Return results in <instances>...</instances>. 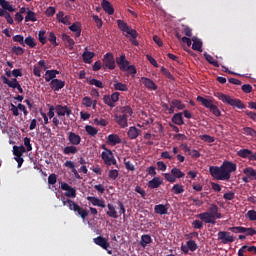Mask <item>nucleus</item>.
Returning a JSON list of instances; mask_svg holds the SVG:
<instances>
[{"label":"nucleus","instance_id":"62","mask_svg":"<svg viewBox=\"0 0 256 256\" xmlns=\"http://www.w3.org/2000/svg\"><path fill=\"white\" fill-rule=\"evenodd\" d=\"M246 217H248L249 221H256V211L249 210L246 214Z\"/></svg>","mask_w":256,"mask_h":256},{"label":"nucleus","instance_id":"11","mask_svg":"<svg viewBox=\"0 0 256 256\" xmlns=\"http://www.w3.org/2000/svg\"><path fill=\"white\" fill-rule=\"evenodd\" d=\"M237 155L242 159H248L249 161H256V153L249 149H240L237 152Z\"/></svg>","mask_w":256,"mask_h":256},{"label":"nucleus","instance_id":"24","mask_svg":"<svg viewBox=\"0 0 256 256\" xmlns=\"http://www.w3.org/2000/svg\"><path fill=\"white\" fill-rule=\"evenodd\" d=\"M127 135L130 139H137V137H139V135H141V130H139L137 127L135 126H131L127 132Z\"/></svg>","mask_w":256,"mask_h":256},{"label":"nucleus","instance_id":"48","mask_svg":"<svg viewBox=\"0 0 256 256\" xmlns=\"http://www.w3.org/2000/svg\"><path fill=\"white\" fill-rule=\"evenodd\" d=\"M186 245L188 246L189 251L195 252L199 248L197 245V242L195 240H189L186 242Z\"/></svg>","mask_w":256,"mask_h":256},{"label":"nucleus","instance_id":"43","mask_svg":"<svg viewBox=\"0 0 256 256\" xmlns=\"http://www.w3.org/2000/svg\"><path fill=\"white\" fill-rule=\"evenodd\" d=\"M204 57L210 65H213V67H219V61L215 60L211 54H207V52H205Z\"/></svg>","mask_w":256,"mask_h":256},{"label":"nucleus","instance_id":"25","mask_svg":"<svg viewBox=\"0 0 256 256\" xmlns=\"http://www.w3.org/2000/svg\"><path fill=\"white\" fill-rule=\"evenodd\" d=\"M154 211L157 215H167V213H169V208L164 204H158L154 206Z\"/></svg>","mask_w":256,"mask_h":256},{"label":"nucleus","instance_id":"40","mask_svg":"<svg viewBox=\"0 0 256 256\" xmlns=\"http://www.w3.org/2000/svg\"><path fill=\"white\" fill-rule=\"evenodd\" d=\"M93 57H95V53L94 52L85 51L82 54V58H83L84 63H88V64L92 63Z\"/></svg>","mask_w":256,"mask_h":256},{"label":"nucleus","instance_id":"18","mask_svg":"<svg viewBox=\"0 0 256 256\" xmlns=\"http://www.w3.org/2000/svg\"><path fill=\"white\" fill-rule=\"evenodd\" d=\"M62 41L65 43V46L68 47L70 51H73V47H75V41L71 36L67 34H62Z\"/></svg>","mask_w":256,"mask_h":256},{"label":"nucleus","instance_id":"4","mask_svg":"<svg viewBox=\"0 0 256 256\" xmlns=\"http://www.w3.org/2000/svg\"><path fill=\"white\" fill-rule=\"evenodd\" d=\"M216 97L223 103H226L227 105H231V107H237V109H245V104L237 98H232L229 95H225L221 92H218Z\"/></svg>","mask_w":256,"mask_h":256},{"label":"nucleus","instance_id":"63","mask_svg":"<svg viewBox=\"0 0 256 256\" xmlns=\"http://www.w3.org/2000/svg\"><path fill=\"white\" fill-rule=\"evenodd\" d=\"M244 233H246V235L249 237H253V235H256V230L253 227H250V228L244 227Z\"/></svg>","mask_w":256,"mask_h":256},{"label":"nucleus","instance_id":"51","mask_svg":"<svg viewBox=\"0 0 256 256\" xmlns=\"http://www.w3.org/2000/svg\"><path fill=\"white\" fill-rule=\"evenodd\" d=\"M13 41L15 43H20V45H22V47H25V38L23 37V35H15L13 36Z\"/></svg>","mask_w":256,"mask_h":256},{"label":"nucleus","instance_id":"37","mask_svg":"<svg viewBox=\"0 0 256 256\" xmlns=\"http://www.w3.org/2000/svg\"><path fill=\"white\" fill-rule=\"evenodd\" d=\"M170 107H174V109H178V111H183L185 104H183L181 100L174 99L171 101Z\"/></svg>","mask_w":256,"mask_h":256},{"label":"nucleus","instance_id":"58","mask_svg":"<svg viewBox=\"0 0 256 256\" xmlns=\"http://www.w3.org/2000/svg\"><path fill=\"white\" fill-rule=\"evenodd\" d=\"M82 105L84 107H91V105H93V99H91V97L85 96L82 99Z\"/></svg>","mask_w":256,"mask_h":256},{"label":"nucleus","instance_id":"57","mask_svg":"<svg viewBox=\"0 0 256 256\" xmlns=\"http://www.w3.org/2000/svg\"><path fill=\"white\" fill-rule=\"evenodd\" d=\"M103 103H105V105H108V107H111V108L115 107V104H113V101L111 100L110 95H104Z\"/></svg>","mask_w":256,"mask_h":256},{"label":"nucleus","instance_id":"41","mask_svg":"<svg viewBox=\"0 0 256 256\" xmlns=\"http://www.w3.org/2000/svg\"><path fill=\"white\" fill-rule=\"evenodd\" d=\"M24 45L30 47V49H35L37 47V43L35 42V38L32 36H27L24 40Z\"/></svg>","mask_w":256,"mask_h":256},{"label":"nucleus","instance_id":"52","mask_svg":"<svg viewBox=\"0 0 256 256\" xmlns=\"http://www.w3.org/2000/svg\"><path fill=\"white\" fill-rule=\"evenodd\" d=\"M89 85H94L95 87H98V89H103V82L100 80H97L95 78H92L88 81Z\"/></svg>","mask_w":256,"mask_h":256},{"label":"nucleus","instance_id":"34","mask_svg":"<svg viewBox=\"0 0 256 256\" xmlns=\"http://www.w3.org/2000/svg\"><path fill=\"white\" fill-rule=\"evenodd\" d=\"M23 153H26L25 146H13V155H15V157H23Z\"/></svg>","mask_w":256,"mask_h":256},{"label":"nucleus","instance_id":"27","mask_svg":"<svg viewBox=\"0 0 256 256\" xmlns=\"http://www.w3.org/2000/svg\"><path fill=\"white\" fill-rule=\"evenodd\" d=\"M197 101L203 105V107H206V109H210L211 106L214 105L213 100L204 98L202 96L197 97Z\"/></svg>","mask_w":256,"mask_h":256},{"label":"nucleus","instance_id":"61","mask_svg":"<svg viewBox=\"0 0 256 256\" xmlns=\"http://www.w3.org/2000/svg\"><path fill=\"white\" fill-rule=\"evenodd\" d=\"M12 52L15 55H23V53H25V50L23 48H21V46H14V47H12Z\"/></svg>","mask_w":256,"mask_h":256},{"label":"nucleus","instance_id":"54","mask_svg":"<svg viewBox=\"0 0 256 256\" xmlns=\"http://www.w3.org/2000/svg\"><path fill=\"white\" fill-rule=\"evenodd\" d=\"M108 177L109 179H112L113 181H115L117 177H119V170L117 169L109 170Z\"/></svg>","mask_w":256,"mask_h":256},{"label":"nucleus","instance_id":"59","mask_svg":"<svg viewBox=\"0 0 256 256\" xmlns=\"http://www.w3.org/2000/svg\"><path fill=\"white\" fill-rule=\"evenodd\" d=\"M24 146L26 147V151H33V146L31 145V138L25 137L24 138Z\"/></svg>","mask_w":256,"mask_h":256},{"label":"nucleus","instance_id":"15","mask_svg":"<svg viewBox=\"0 0 256 256\" xmlns=\"http://www.w3.org/2000/svg\"><path fill=\"white\" fill-rule=\"evenodd\" d=\"M50 88L52 91H61L65 87V81L59 79H53L50 81Z\"/></svg>","mask_w":256,"mask_h":256},{"label":"nucleus","instance_id":"1","mask_svg":"<svg viewBox=\"0 0 256 256\" xmlns=\"http://www.w3.org/2000/svg\"><path fill=\"white\" fill-rule=\"evenodd\" d=\"M234 171H237V164L230 161H224L221 166L209 167V173L216 181H229Z\"/></svg>","mask_w":256,"mask_h":256},{"label":"nucleus","instance_id":"45","mask_svg":"<svg viewBox=\"0 0 256 256\" xmlns=\"http://www.w3.org/2000/svg\"><path fill=\"white\" fill-rule=\"evenodd\" d=\"M171 191H173L175 195H181V193H185V188L181 184H175Z\"/></svg>","mask_w":256,"mask_h":256},{"label":"nucleus","instance_id":"22","mask_svg":"<svg viewBox=\"0 0 256 256\" xmlns=\"http://www.w3.org/2000/svg\"><path fill=\"white\" fill-rule=\"evenodd\" d=\"M192 41L193 51H199V53H203V41H201V39H198L197 37H193Z\"/></svg>","mask_w":256,"mask_h":256},{"label":"nucleus","instance_id":"31","mask_svg":"<svg viewBox=\"0 0 256 256\" xmlns=\"http://www.w3.org/2000/svg\"><path fill=\"white\" fill-rule=\"evenodd\" d=\"M0 6L4 11H9V13H15V8H13V5L9 3L7 0H0Z\"/></svg>","mask_w":256,"mask_h":256},{"label":"nucleus","instance_id":"29","mask_svg":"<svg viewBox=\"0 0 256 256\" xmlns=\"http://www.w3.org/2000/svg\"><path fill=\"white\" fill-rule=\"evenodd\" d=\"M107 207L108 211L106 212V215H108V217H111L112 219H118L119 215H117V210L115 209L113 204L109 203L107 204Z\"/></svg>","mask_w":256,"mask_h":256},{"label":"nucleus","instance_id":"30","mask_svg":"<svg viewBox=\"0 0 256 256\" xmlns=\"http://www.w3.org/2000/svg\"><path fill=\"white\" fill-rule=\"evenodd\" d=\"M63 153L64 155H76V153H79V149H77V146L71 144L63 149Z\"/></svg>","mask_w":256,"mask_h":256},{"label":"nucleus","instance_id":"42","mask_svg":"<svg viewBox=\"0 0 256 256\" xmlns=\"http://www.w3.org/2000/svg\"><path fill=\"white\" fill-rule=\"evenodd\" d=\"M115 91H129V86L123 82H116L113 84Z\"/></svg>","mask_w":256,"mask_h":256},{"label":"nucleus","instance_id":"32","mask_svg":"<svg viewBox=\"0 0 256 256\" xmlns=\"http://www.w3.org/2000/svg\"><path fill=\"white\" fill-rule=\"evenodd\" d=\"M244 175H246L247 177L250 178L251 181H256V170L251 168V167H247L243 170Z\"/></svg>","mask_w":256,"mask_h":256},{"label":"nucleus","instance_id":"26","mask_svg":"<svg viewBox=\"0 0 256 256\" xmlns=\"http://www.w3.org/2000/svg\"><path fill=\"white\" fill-rule=\"evenodd\" d=\"M151 243H153V238H151V235L144 234L141 236V240H140L141 247L145 248L148 245H151Z\"/></svg>","mask_w":256,"mask_h":256},{"label":"nucleus","instance_id":"39","mask_svg":"<svg viewBox=\"0 0 256 256\" xmlns=\"http://www.w3.org/2000/svg\"><path fill=\"white\" fill-rule=\"evenodd\" d=\"M171 173L173 174L175 181H177V179H183V177H185V173H183V171H181V169L177 167L172 168Z\"/></svg>","mask_w":256,"mask_h":256},{"label":"nucleus","instance_id":"53","mask_svg":"<svg viewBox=\"0 0 256 256\" xmlns=\"http://www.w3.org/2000/svg\"><path fill=\"white\" fill-rule=\"evenodd\" d=\"M45 30H40L38 33V40L42 45H45L47 43V37H45Z\"/></svg>","mask_w":256,"mask_h":256},{"label":"nucleus","instance_id":"36","mask_svg":"<svg viewBox=\"0 0 256 256\" xmlns=\"http://www.w3.org/2000/svg\"><path fill=\"white\" fill-rule=\"evenodd\" d=\"M70 31L72 33H75V37H81V25L79 23L75 22L69 27Z\"/></svg>","mask_w":256,"mask_h":256},{"label":"nucleus","instance_id":"7","mask_svg":"<svg viewBox=\"0 0 256 256\" xmlns=\"http://www.w3.org/2000/svg\"><path fill=\"white\" fill-rule=\"evenodd\" d=\"M218 241L222 243V245H229V243H233L235 238L228 231H219L217 234Z\"/></svg>","mask_w":256,"mask_h":256},{"label":"nucleus","instance_id":"10","mask_svg":"<svg viewBox=\"0 0 256 256\" xmlns=\"http://www.w3.org/2000/svg\"><path fill=\"white\" fill-rule=\"evenodd\" d=\"M60 189H62V191H66L65 196L69 197L70 199H75V197H77V190L68 185L67 182H62Z\"/></svg>","mask_w":256,"mask_h":256},{"label":"nucleus","instance_id":"21","mask_svg":"<svg viewBox=\"0 0 256 256\" xmlns=\"http://www.w3.org/2000/svg\"><path fill=\"white\" fill-rule=\"evenodd\" d=\"M142 83L150 91H157V84H155V82H153V80H151L147 77H142Z\"/></svg>","mask_w":256,"mask_h":256},{"label":"nucleus","instance_id":"16","mask_svg":"<svg viewBox=\"0 0 256 256\" xmlns=\"http://www.w3.org/2000/svg\"><path fill=\"white\" fill-rule=\"evenodd\" d=\"M68 141L70 145H74V146L81 145V137L75 132L68 133Z\"/></svg>","mask_w":256,"mask_h":256},{"label":"nucleus","instance_id":"12","mask_svg":"<svg viewBox=\"0 0 256 256\" xmlns=\"http://www.w3.org/2000/svg\"><path fill=\"white\" fill-rule=\"evenodd\" d=\"M93 243H95V245H98V247H101L105 251H107L109 249V247H111L109 240H107V238H105L103 236H98V237L94 238Z\"/></svg>","mask_w":256,"mask_h":256},{"label":"nucleus","instance_id":"17","mask_svg":"<svg viewBox=\"0 0 256 256\" xmlns=\"http://www.w3.org/2000/svg\"><path fill=\"white\" fill-rule=\"evenodd\" d=\"M87 201L92 203V205L94 207H101L102 209H105V207H106L104 200H101V199H99L97 197H94V196H88Z\"/></svg>","mask_w":256,"mask_h":256},{"label":"nucleus","instance_id":"5","mask_svg":"<svg viewBox=\"0 0 256 256\" xmlns=\"http://www.w3.org/2000/svg\"><path fill=\"white\" fill-rule=\"evenodd\" d=\"M68 203L70 211H74V213H77L81 217V219H87V217H89V211H87V209L79 206L77 203H75V201L69 200Z\"/></svg>","mask_w":256,"mask_h":256},{"label":"nucleus","instance_id":"14","mask_svg":"<svg viewBox=\"0 0 256 256\" xmlns=\"http://www.w3.org/2000/svg\"><path fill=\"white\" fill-rule=\"evenodd\" d=\"M116 63L118 65L120 71H127L129 61L127 60L125 54H122L120 57H117L116 58Z\"/></svg>","mask_w":256,"mask_h":256},{"label":"nucleus","instance_id":"9","mask_svg":"<svg viewBox=\"0 0 256 256\" xmlns=\"http://www.w3.org/2000/svg\"><path fill=\"white\" fill-rule=\"evenodd\" d=\"M103 63L106 69H110L111 71H113V69H115V57L113 56V53H106L103 56Z\"/></svg>","mask_w":256,"mask_h":256},{"label":"nucleus","instance_id":"23","mask_svg":"<svg viewBox=\"0 0 256 256\" xmlns=\"http://www.w3.org/2000/svg\"><path fill=\"white\" fill-rule=\"evenodd\" d=\"M163 185V181L159 177H154L148 182L149 189H159Z\"/></svg>","mask_w":256,"mask_h":256},{"label":"nucleus","instance_id":"19","mask_svg":"<svg viewBox=\"0 0 256 256\" xmlns=\"http://www.w3.org/2000/svg\"><path fill=\"white\" fill-rule=\"evenodd\" d=\"M181 147H183V150L185 153H188L193 159H199L201 157V153L197 150H191L187 144H182Z\"/></svg>","mask_w":256,"mask_h":256},{"label":"nucleus","instance_id":"3","mask_svg":"<svg viewBox=\"0 0 256 256\" xmlns=\"http://www.w3.org/2000/svg\"><path fill=\"white\" fill-rule=\"evenodd\" d=\"M118 29L122 31V33H126L127 39L134 45L135 47H139V41H137V37H139V33L137 30L128 26V24L123 20H117Z\"/></svg>","mask_w":256,"mask_h":256},{"label":"nucleus","instance_id":"47","mask_svg":"<svg viewBox=\"0 0 256 256\" xmlns=\"http://www.w3.org/2000/svg\"><path fill=\"white\" fill-rule=\"evenodd\" d=\"M121 115H127L128 117H131L133 115V109L130 106H123L120 108Z\"/></svg>","mask_w":256,"mask_h":256},{"label":"nucleus","instance_id":"44","mask_svg":"<svg viewBox=\"0 0 256 256\" xmlns=\"http://www.w3.org/2000/svg\"><path fill=\"white\" fill-rule=\"evenodd\" d=\"M85 131H86V133H88L90 135V137H95L99 133V130H97V128H95L91 125H86Z\"/></svg>","mask_w":256,"mask_h":256},{"label":"nucleus","instance_id":"35","mask_svg":"<svg viewBox=\"0 0 256 256\" xmlns=\"http://www.w3.org/2000/svg\"><path fill=\"white\" fill-rule=\"evenodd\" d=\"M172 123L175 125H184L185 122L183 121V114L181 112L174 114L172 117Z\"/></svg>","mask_w":256,"mask_h":256},{"label":"nucleus","instance_id":"50","mask_svg":"<svg viewBox=\"0 0 256 256\" xmlns=\"http://www.w3.org/2000/svg\"><path fill=\"white\" fill-rule=\"evenodd\" d=\"M228 231H231V233H245V227L233 226V227H229Z\"/></svg>","mask_w":256,"mask_h":256},{"label":"nucleus","instance_id":"56","mask_svg":"<svg viewBox=\"0 0 256 256\" xmlns=\"http://www.w3.org/2000/svg\"><path fill=\"white\" fill-rule=\"evenodd\" d=\"M10 89H17L19 93H23V88L21 87L19 81H17V78H13V84Z\"/></svg>","mask_w":256,"mask_h":256},{"label":"nucleus","instance_id":"60","mask_svg":"<svg viewBox=\"0 0 256 256\" xmlns=\"http://www.w3.org/2000/svg\"><path fill=\"white\" fill-rule=\"evenodd\" d=\"M211 113L215 115V117H221V110H219V107L217 105H212L210 108Z\"/></svg>","mask_w":256,"mask_h":256},{"label":"nucleus","instance_id":"64","mask_svg":"<svg viewBox=\"0 0 256 256\" xmlns=\"http://www.w3.org/2000/svg\"><path fill=\"white\" fill-rule=\"evenodd\" d=\"M193 229H201L203 227V221L202 220H194L192 222Z\"/></svg>","mask_w":256,"mask_h":256},{"label":"nucleus","instance_id":"33","mask_svg":"<svg viewBox=\"0 0 256 256\" xmlns=\"http://www.w3.org/2000/svg\"><path fill=\"white\" fill-rule=\"evenodd\" d=\"M107 143H109V145H119V143H121V138L117 134H110Z\"/></svg>","mask_w":256,"mask_h":256},{"label":"nucleus","instance_id":"49","mask_svg":"<svg viewBox=\"0 0 256 256\" xmlns=\"http://www.w3.org/2000/svg\"><path fill=\"white\" fill-rule=\"evenodd\" d=\"M243 132L244 135H247L248 137H256V131L251 127H244Z\"/></svg>","mask_w":256,"mask_h":256},{"label":"nucleus","instance_id":"46","mask_svg":"<svg viewBox=\"0 0 256 256\" xmlns=\"http://www.w3.org/2000/svg\"><path fill=\"white\" fill-rule=\"evenodd\" d=\"M25 21L26 22H29V21L35 22V21H37V17L35 15V12H33V11H31L27 8V15L25 16Z\"/></svg>","mask_w":256,"mask_h":256},{"label":"nucleus","instance_id":"2","mask_svg":"<svg viewBox=\"0 0 256 256\" xmlns=\"http://www.w3.org/2000/svg\"><path fill=\"white\" fill-rule=\"evenodd\" d=\"M197 219L203 221V223L209 225H215L217 223V219H223V214L219 212V206L216 204H210L208 207V211L197 214Z\"/></svg>","mask_w":256,"mask_h":256},{"label":"nucleus","instance_id":"28","mask_svg":"<svg viewBox=\"0 0 256 256\" xmlns=\"http://www.w3.org/2000/svg\"><path fill=\"white\" fill-rule=\"evenodd\" d=\"M57 75H59V71H57V70H47L46 74H45L46 83H49L50 81H53V79H56Z\"/></svg>","mask_w":256,"mask_h":256},{"label":"nucleus","instance_id":"6","mask_svg":"<svg viewBox=\"0 0 256 256\" xmlns=\"http://www.w3.org/2000/svg\"><path fill=\"white\" fill-rule=\"evenodd\" d=\"M102 148H104V151L102 152L101 157L105 165H108V166L117 165V160L115 159V156H113V152L107 149L105 145H103Z\"/></svg>","mask_w":256,"mask_h":256},{"label":"nucleus","instance_id":"13","mask_svg":"<svg viewBox=\"0 0 256 256\" xmlns=\"http://www.w3.org/2000/svg\"><path fill=\"white\" fill-rule=\"evenodd\" d=\"M116 123L121 127V129H127L129 127V117L127 115H115Z\"/></svg>","mask_w":256,"mask_h":256},{"label":"nucleus","instance_id":"55","mask_svg":"<svg viewBox=\"0 0 256 256\" xmlns=\"http://www.w3.org/2000/svg\"><path fill=\"white\" fill-rule=\"evenodd\" d=\"M201 141H205V143H215V137L209 136L207 134L200 136Z\"/></svg>","mask_w":256,"mask_h":256},{"label":"nucleus","instance_id":"8","mask_svg":"<svg viewBox=\"0 0 256 256\" xmlns=\"http://www.w3.org/2000/svg\"><path fill=\"white\" fill-rule=\"evenodd\" d=\"M55 111H56L58 117H61V121H65V118H63V117H65V115L67 117H71V114L73 113L71 111L70 107L63 106L61 104H58V105L55 106Z\"/></svg>","mask_w":256,"mask_h":256},{"label":"nucleus","instance_id":"38","mask_svg":"<svg viewBox=\"0 0 256 256\" xmlns=\"http://www.w3.org/2000/svg\"><path fill=\"white\" fill-rule=\"evenodd\" d=\"M255 249V246H247L244 245L238 250V256H245L246 251L249 253H253Z\"/></svg>","mask_w":256,"mask_h":256},{"label":"nucleus","instance_id":"20","mask_svg":"<svg viewBox=\"0 0 256 256\" xmlns=\"http://www.w3.org/2000/svg\"><path fill=\"white\" fill-rule=\"evenodd\" d=\"M101 7L108 15H113V13H115V9L111 5V2L107 0H102Z\"/></svg>","mask_w":256,"mask_h":256}]
</instances>
